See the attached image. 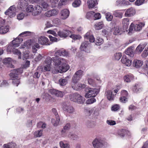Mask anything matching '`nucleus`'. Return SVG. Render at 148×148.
Here are the masks:
<instances>
[{"instance_id": "1", "label": "nucleus", "mask_w": 148, "mask_h": 148, "mask_svg": "<svg viewBox=\"0 0 148 148\" xmlns=\"http://www.w3.org/2000/svg\"><path fill=\"white\" fill-rule=\"evenodd\" d=\"M54 67L51 69L53 73L65 72L68 71L69 66L66 64V60L62 58L54 57L52 58Z\"/></svg>"}, {"instance_id": "2", "label": "nucleus", "mask_w": 148, "mask_h": 148, "mask_svg": "<svg viewBox=\"0 0 148 148\" xmlns=\"http://www.w3.org/2000/svg\"><path fill=\"white\" fill-rule=\"evenodd\" d=\"M69 98L71 101L79 104H83L85 101L84 98L77 93L71 94L70 95Z\"/></svg>"}, {"instance_id": "3", "label": "nucleus", "mask_w": 148, "mask_h": 148, "mask_svg": "<svg viewBox=\"0 0 148 148\" xmlns=\"http://www.w3.org/2000/svg\"><path fill=\"white\" fill-rule=\"evenodd\" d=\"M99 90L96 88H89L86 90L85 97L86 98L95 97L99 93Z\"/></svg>"}, {"instance_id": "4", "label": "nucleus", "mask_w": 148, "mask_h": 148, "mask_svg": "<svg viewBox=\"0 0 148 148\" xmlns=\"http://www.w3.org/2000/svg\"><path fill=\"white\" fill-rule=\"evenodd\" d=\"M145 25V24L144 23H140L138 24H137L135 25H134L133 23H132L129 29V33L132 32L133 31L134 29L135 31H140L142 29V28L144 27Z\"/></svg>"}, {"instance_id": "5", "label": "nucleus", "mask_w": 148, "mask_h": 148, "mask_svg": "<svg viewBox=\"0 0 148 148\" xmlns=\"http://www.w3.org/2000/svg\"><path fill=\"white\" fill-rule=\"evenodd\" d=\"M92 144L94 148H103L104 143L101 140L95 138L92 141Z\"/></svg>"}, {"instance_id": "6", "label": "nucleus", "mask_w": 148, "mask_h": 148, "mask_svg": "<svg viewBox=\"0 0 148 148\" xmlns=\"http://www.w3.org/2000/svg\"><path fill=\"white\" fill-rule=\"evenodd\" d=\"M49 92L51 95L60 98L63 97L66 93L65 91H62L55 89H50L49 90Z\"/></svg>"}, {"instance_id": "7", "label": "nucleus", "mask_w": 148, "mask_h": 148, "mask_svg": "<svg viewBox=\"0 0 148 148\" xmlns=\"http://www.w3.org/2000/svg\"><path fill=\"white\" fill-rule=\"evenodd\" d=\"M16 8L14 5L10 6L5 12L6 15H8L10 17L14 16L16 15Z\"/></svg>"}, {"instance_id": "8", "label": "nucleus", "mask_w": 148, "mask_h": 148, "mask_svg": "<svg viewBox=\"0 0 148 148\" xmlns=\"http://www.w3.org/2000/svg\"><path fill=\"white\" fill-rule=\"evenodd\" d=\"M84 75V72L83 70H79L75 73L73 77L72 80H73L75 82L79 81Z\"/></svg>"}, {"instance_id": "9", "label": "nucleus", "mask_w": 148, "mask_h": 148, "mask_svg": "<svg viewBox=\"0 0 148 148\" xmlns=\"http://www.w3.org/2000/svg\"><path fill=\"white\" fill-rule=\"evenodd\" d=\"M14 47H12L11 45H9L7 47V50L8 51H12L14 54L17 55L18 56V58L21 59V52L17 49L14 48Z\"/></svg>"}, {"instance_id": "10", "label": "nucleus", "mask_w": 148, "mask_h": 148, "mask_svg": "<svg viewBox=\"0 0 148 148\" xmlns=\"http://www.w3.org/2000/svg\"><path fill=\"white\" fill-rule=\"evenodd\" d=\"M125 12L124 15L125 17H130L134 16L136 13L135 9L133 8H130L124 10Z\"/></svg>"}, {"instance_id": "11", "label": "nucleus", "mask_w": 148, "mask_h": 148, "mask_svg": "<svg viewBox=\"0 0 148 148\" xmlns=\"http://www.w3.org/2000/svg\"><path fill=\"white\" fill-rule=\"evenodd\" d=\"M71 127V125L70 123L66 124L63 127L61 131V134L62 136L65 137L67 136L68 132H66V131L69 130Z\"/></svg>"}, {"instance_id": "12", "label": "nucleus", "mask_w": 148, "mask_h": 148, "mask_svg": "<svg viewBox=\"0 0 148 148\" xmlns=\"http://www.w3.org/2000/svg\"><path fill=\"white\" fill-rule=\"evenodd\" d=\"M63 110L69 113H73L74 112V109L71 106L67 105L64 103L62 106Z\"/></svg>"}, {"instance_id": "13", "label": "nucleus", "mask_w": 148, "mask_h": 148, "mask_svg": "<svg viewBox=\"0 0 148 148\" xmlns=\"http://www.w3.org/2000/svg\"><path fill=\"white\" fill-rule=\"evenodd\" d=\"M79 81H76V82L72 80L71 86L72 88L74 89L78 90L80 88H84L85 87V85L82 84L80 83H77Z\"/></svg>"}, {"instance_id": "14", "label": "nucleus", "mask_w": 148, "mask_h": 148, "mask_svg": "<svg viewBox=\"0 0 148 148\" xmlns=\"http://www.w3.org/2000/svg\"><path fill=\"white\" fill-rule=\"evenodd\" d=\"M23 72V68H20L17 69H14L12 71L10 75L11 77H16L17 75L21 74Z\"/></svg>"}, {"instance_id": "15", "label": "nucleus", "mask_w": 148, "mask_h": 148, "mask_svg": "<svg viewBox=\"0 0 148 148\" xmlns=\"http://www.w3.org/2000/svg\"><path fill=\"white\" fill-rule=\"evenodd\" d=\"M71 34V32L66 29L60 31L58 32V35L61 38H66Z\"/></svg>"}, {"instance_id": "16", "label": "nucleus", "mask_w": 148, "mask_h": 148, "mask_svg": "<svg viewBox=\"0 0 148 148\" xmlns=\"http://www.w3.org/2000/svg\"><path fill=\"white\" fill-rule=\"evenodd\" d=\"M28 5V0H19L17 5V7L18 8L22 9L26 7Z\"/></svg>"}, {"instance_id": "17", "label": "nucleus", "mask_w": 148, "mask_h": 148, "mask_svg": "<svg viewBox=\"0 0 148 148\" xmlns=\"http://www.w3.org/2000/svg\"><path fill=\"white\" fill-rule=\"evenodd\" d=\"M127 92L125 90H123L121 92V97L120 98V101L123 103H125L127 101V99L126 97L128 96Z\"/></svg>"}, {"instance_id": "18", "label": "nucleus", "mask_w": 148, "mask_h": 148, "mask_svg": "<svg viewBox=\"0 0 148 148\" xmlns=\"http://www.w3.org/2000/svg\"><path fill=\"white\" fill-rule=\"evenodd\" d=\"M69 11L67 9H64L60 12V16L61 19L65 20L69 17Z\"/></svg>"}, {"instance_id": "19", "label": "nucleus", "mask_w": 148, "mask_h": 148, "mask_svg": "<svg viewBox=\"0 0 148 148\" xmlns=\"http://www.w3.org/2000/svg\"><path fill=\"white\" fill-rule=\"evenodd\" d=\"M38 41L39 43L41 45H50V44L48 43L49 40L46 37L41 36L38 38Z\"/></svg>"}, {"instance_id": "20", "label": "nucleus", "mask_w": 148, "mask_h": 148, "mask_svg": "<svg viewBox=\"0 0 148 148\" xmlns=\"http://www.w3.org/2000/svg\"><path fill=\"white\" fill-rule=\"evenodd\" d=\"M66 137L69 138L72 140H78L79 138V137L78 134L71 132L68 133Z\"/></svg>"}, {"instance_id": "21", "label": "nucleus", "mask_w": 148, "mask_h": 148, "mask_svg": "<svg viewBox=\"0 0 148 148\" xmlns=\"http://www.w3.org/2000/svg\"><path fill=\"white\" fill-rule=\"evenodd\" d=\"M124 11V10H116L114 12L113 14L116 17L121 18L123 17Z\"/></svg>"}, {"instance_id": "22", "label": "nucleus", "mask_w": 148, "mask_h": 148, "mask_svg": "<svg viewBox=\"0 0 148 148\" xmlns=\"http://www.w3.org/2000/svg\"><path fill=\"white\" fill-rule=\"evenodd\" d=\"M23 40L22 38H19L18 37H17L15 40H14L12 41V47H18L19 46V44L22 42Z\"/></svg>"}, {"instance_id": "23", "label": "nucleus", "mask_w": 148, "mask_h": 148, "mask_svg": "<svg viewBox=\"0 0 148 148\" xmlns=\"http://www.w3.org/2000/svg\"><path fill=\"white\" fill-rule=\"evenodd\" d=\"M85 40H88L89 39L90 42H93L95 41V39L93 35L90 32H87L84 36Z\"/></svg>"}, {"instance_id": "24", "label": "nucleus", "mask_w": 148, "mask_h": 148, "mask_svg": "<svg viewBox=\"0 0 148 148\" xmlns=\"http://www.w3.org/2000/svg\"><path fill=\"white\" fill-rule=\"evenodd\" d=\"M40 6L38 5L34 7V10L33 12V15L36 16L39 15L42 11Z\"/></svg>"}, {"instance_id": "25", "label": "nucleus", "mask_w": 148, "mask_h": 148, "mask_svg": "<svg viewBox=\"0 0 148 148\" xmlns=\"http://www.w3.org/2000/svg\"><path fill=\"white\" fill-rule=\"evenodd\" d=\"M122 62L127 66H130L132 64V61L127 59L125 55H123L121 59Z\"/></svg>"}, {"instance_id": "26", "label": "nucleus", "mask_w": 148, "mask_h": 148, "mask_svg": "<svg viewBox=\"0 0 148 148\" xmlns=\"http://www.w3.org/2000/svg\"><path fill=\"white\" fill-rule=\"evenodd\" d=\"M113 34L114 35L118 34H121L123 32H125V29H124L123 27L119 29L118 27H114L113 29Z\"/></svg>"}, {"instance_id": "27", "label": "nucleus", "mask_w": 148, "mask_h": 148, "mask_svg": "<svg viewBox=\"0 0 148 148\" xmlns=\"http://www.w3.org/2000/svg\"><path fill=\"white\" fill-rule=\"evenodd\" d=\"M98 0H88L87 1L88 6L89 8H94L98 4Z\"/></svg>"}, {"instance_id": "28", "label": "nucleus", "mask_w": 148, "mask_h": 148, "mask_svg": "<svg viewBox=\"0 0 148 148\" xmlns=\"http://www.w3.org/2000/svg\"><path fill=\"white\" fill-rule=\"evenodd\" d=\"M105 94L108 100L110 101L114 100V96L112 94V92L111 91L107 90L105 92Z\"/></svg>"}, {"instance_id": "29", "label": "nucleus", "mask_w": 148, "mask_h": 148, "mask_svg": "<svg viewBox=\"0 0 148 148\" xmlns=\"http://www.w3.org/2000/svg\"><path fill=\"white\" fill-rule=\"evenodd\" d=\"M40 5L42 8V10L45 11L47 10L49 7V5L47 3L45 2H41L40 3Z\"/></svg>"}, {"instance_id": "30", "label": "nucleus", "mask_w": 148, "mask_h": 148, "mask_svg": "<svg viewBox=\"0 0 148 148\" xmlns=\"http://www.w3.org/2000/svg\"><path fill=\"white\" fill-rule=\"evenodd\" d=\"M142 90V89L140 87V85L138 84H136L133 87L132 91L135 93L139 92Z\"/></svg>"}, {"instance_id": "31", "label": "nucleus", "mask_w": 148, "mask_h": 148, "mask_svg": "<svg viewBox=\"0 0 148 148\" xmlns=\"http://www.w3.org/2000/svg\"><path fill=\"white\" fill-rule=\"evenodd\" d=\"M133 64L135 67L138 68L142 65L143 62L140 60L136 59L133 61Z\"/></svg>"}, {"instance_id": "32", "label": "nucleus", "mask_w": 148, "mask_h": 148, "mask_svg": "<svg viewBox=\"0 0 148 148\" xmlns=\"http://www.w3.org/2000/svg\"><path fill=\"white\" fill-rule=\"evenodd\" d=\"M145 46L143 44H140L136 47L135 52L138 54H140L144 49Z\"/></svg>"}, {"instance_id": "33", "label": "nucleus", "mask_w": 148, "mask_h": 148, "mask_svg": "<svg viewBox=\"0 0 148 148\" xmlns=\"http://www.w3.org/2000/svg\"><path fill=\"white\" fill-rule=\"evenodd\" d=\"M125 53L127 55L131 57H133L134 55L133 50L132 47L128 48L125 51Z\"/></svg>"}, {"instance_id": "34", "label": "nucleus", "mask_w": 148, "mask_h": 148, "mask_svg": "<svg viewBox=\"0 0 148 148\" xmlns=\"http://www.w3.org/2000/svg\"><path fill=\"white\" fill-rule=\"evenodd\" d=\"M9 30L8 26H1L0 27V34H4L6 33Z\"/></svg>"}, {"instance_id": "35", "label": "nucleus", "mask_w": 148, "mask_h": 148, "mask_svg": "<svg viewBox=\"0 0 148 148\" xmlns=\"http://www.w3.org/2000/svg\"><path fill=\"white\" fill-rule=\"evenodd\" d=\"M60 121V119L59 116H57L56 117V119H54L51 120V123L54 126H57Z\"/></svg>"}, {"instance_id": "36", "label": "nucleus", "mask_w": 148, "mask_h": 148, "mask_svg": "<svg viewBox=\"0 0 148 148\" xmlns=\"http://www.w3.org/2000/svg\"><path fill=\"white\" fill-rule=\"evenodd\" d=\"M124 80L126 82H130L134 79L133 76L132 75H127L124 77Z\"/></svg>"}, {"instance_id": "37", "label": "nucleus", "mask_w": 148, "mask_h": 148, "mask_svg": "<svg viewBox=\"0 0 148 148\" xmlns=\"http://www.w3.org/2000/svg\"><path fill=\"white\" fill-rule=\"evenodd\" d=\"M85 125L87 128H93L95 125L94 122L89 121H86L85 123Z\"/></svg>"}, {"instance_id": "38", "label": "nucleus", "mask_w": 148, "mask_h": 148, "mask_svg": "<svg viewBox=\"0 0 148 148\" xmlns=\"http://www.w3.org/2000/svg\"><path fill=\"white\" fill-rule=\"evenodd\" d=\"M123 24L125 27L124 29H125V31L128 27V26L129 25V19L128 18H124L123 20Z\"/></svg>"}, {"instance_id": "39", "label": "nucleus", "mask_w": 148, "mask_h": 148, "mask_svg": "<svg viewBox=\"0 0 148 148\" xmlns=\"http://www.w3.org/2000/svg\"><path fill=\"white\" fill-rule=\"evenodd\" d=\"M59 144L61 148H70V145L67 143L64 142L63 141L60 142Z\"/></svg>"}, {"instance_id": "40", "label": "nucleus", "mask_w": 148, "mask_h": 148, "mask_svg": "<svg viewBox=\"0 0 148 148\" xmlns=\"http://www.w3.org/2000/svg\"><path fill=\"white\" fill-rule=\"evenodd\" d=\"M103 26L102 22L96 23L95 25V27L96 29L99 30L102 28Z\"/></svg>"}, {"instance_id": "41", "label": "nucleus", "mask_w": 148, "mask_h": 148, "mask_svg": "<svg viewBox=\"0 0 148 148\" xmlns=\"http://www.w3.org/2000/svg\"><path fill=\"white\" fill-rule=\"evenodd\" d=\"M127 131L125 130H121L118 132V134L121 137H123L127 134Z\"/></svg>"}, {"instance_id": "42", "label": "nucleus", "mask_w": 148, "mask_h": 148, "mask_svg": "<svg viewBox=\"0 0 148 148\" xmlns=\"http://www.w3.org/2000/svg\"><path fill=\"white\" fill-rule=\"evenodd\" d=\"M88 41H85L82 43L80 48V49L81 50L85 51L86 48L88 47Z\"/></svg>"}, {"instance_id": "43", "label": "nucleus", "mask_w": 148, "mask_h": 148, "mask_svg": "<svg viewBox=\"0 0 148 148\" xmlns=\"http://www.w3.org/2000/svg\"><path fill=\"white\" fill-rule=\"evenodd\" d=\"M51 65L46 64L42 68V71L43 72L49 71L51 70Z\"/></svg>"}, {"instance_id": "44", "label": "nucleus", "mask_w": 148, "mask_h": 148, "mask_svg": "<svg viewBox=\"0 0 148 148\" xmlns=\"http://www.w3.org/2000/svg\"><path fill=\"white\" fill-rule=\"evenodd\" d=\"M81 3V2L80 0H75L72 3V5L74 7H77L80 5Z\"/></svg>"}, {"instance_id": "45", "label": "nucleus", "mask_w": 148, "mask_h": 148, "mask_svg": "<svg viewBox=\"0 0 148 148\" xmlns=\"http://www.w3.org/2000/svg\"><path fill=\"white\" fill-rule=\"evenodd\" d=\"M34 134L35 137H40L42 135V130H40L36 131L34 133Z\"/></svg>"}, {"instance_id": "46", "label": "nucleus", "mask_w": 148, "mask_h": 148, "mask_svg": "<svg viewBox=\"0 0 148 148\" xmlns=\"http://www.w3.org/2000/svg\"><path fill=\"white\" fill-rule=\"evenodd\" d=\"M60 84L62 86H64L67 83V81L65 79H60L59 80Z\"/></svg>"}, {"instance_id": "47", "label": "nucleus", "mask_w": 148, "mask_h": 148, "mask_svg": "<svg viewBox=\"0 0 148 148\" xmlns=\"http://www.w3.org/2000/svg\"><path fill=\"white\" fill-rule=\"evenodd\" d=\"M106 17L107 20L109 21H111L113 18L112 15L109 12H107L106 14Z\"/></svg>"}, {"instance_id": "48", "label": "nucleus", "mask_w": 148, "mask_h": 148, "mask_svg": "<svg viewBox=\"0 0 148 148\" xmlns=\"http://www.w3.org/2000/svg\"><path fill=\"white\" fill-rule=\"evenodd\" d=\"M145 2V0H137L135 2V4L136 5L140 6Z\"/></svg>"}, {"instance_id": "49", "label": "nucleus", "mask_w": 148, "mask_h": 148, "mask_svg": "<svg viewBox=\"0 0 148 148\" xmlns=\"http://www.w3.org/2000/svg\"><path fill=\"white\" fill-rule=\"evenodd\" d=\"M70 37L74 40H79L81 38V37L80 35L74 34L71 35Z\"/></svg>"}, {"instance_id": "50", "label": "nucleus", "mask_w": 148, "mask_h": 148, "mask_svg": "<svg viewBox=\"0 0 148 148\" xmlns=\"http://www.w3.org/2000/svg\"><path fill=\"white\" fill-rule=\"evenodd\" d=\"M10 143H8L7 144H4L3 145V147H4V148H10L11 147L12 148V146H14L13 148H16L15 147L16 146V145L15 143H12L11 145V146H10Z\"/></svg>"}, {"instance_id": "51", "label": "nucleus", "mask_w": 148, "mask_h": 148, "mask_svg": "<svg viewBox=\"0 0 148 148\" xmlns=\"http://www.w3.org/2000/svg\"><path fill=\"white\" fill-rule=\"evenodd\" d=\"M122 56V55L121 53H115L114 55V58L115 59L117 60H119Z\"/></svg>"}, {"instance_id": "52", "label": "nucleus", "mask_w": 148, "mask_h": 148, "mask_svg": "<svg viewBox=\"0 0 148 148\" xmlns=\"http://www.w3.org/2000/svg\"><path fill=\"white\" fill-rule=\"evenodd\" d=\"M59 0H50L49 2L52 7L56 6Z\"/></svg>"}, {"instance_id": "53", "label": "nucleus", "mask_w": 148, "mask_h": 148, "mask_svg": "<svg viewBox=\"0 0 148 148\" xmlns=\"http://www.w3.org/2000/svg\"><path fill=\"white\" fill-rule=\"evenodd\" d=\"M94 13L93 11H90L87 12L86 15V18L88 19H89L93 16Z\"/></svg>"}, {"instance_id": "54", "label": "nucleus", "mask_w": 148, "mask_h": 148, "mask_svg": "<svg viewBox=\"0 0 148 148\" xmlns=\"http://www.w3.org/2000/svg\"><path fill=\"white\" fill-rule=\"evenodd\" d=\"M96 100L94 98H92L88 99L86 101V103L87 104H90L95 102Z\"/></svg>"}, {"instance_id": "55", "label": "nucleus", "mask_w": 148, "mask_h": 148, "mask_svg": "<svg viewBox=\"0 0 148 148\" xmlns=\"http://www.w3.org/2000/svg\"><path fill=\"white\" fill-rule=\"evenodd\" d=\"M96 45H101L103 42V40L101 38L97 39L96 41Z\"/></svg>"}, {"instance_id": "56", "label": "nucleus", "mask_w": 148, "mask_h": 148, "mask_svg": "<svg viewBox=\"0 0 148 148\" xmlns=\"http://www.w3.org/2000/svg\"><path fill=\"white\" fill-rule=\"evenodd\" d=\"M34 10V8L33 5H30L28 6V7L26 8V11L28 12H32V14H33V12Z\"/></svg>"}, {"instance_id": "57", "label": "nucleus", "mask_w": 148, "mask_h": 148, "mask_svg": "<svg viewBox=\"0 0 148 148\" xmlns=\"http://www.w3.org/2000/svg\"><path fill=\"white\" fill-rule=\"evenodd\" d=\"M125 1L124 0H119L116 2V5H124L125 3Z\"/></svg>"}, {"instance_id": "58", "label": "nucleus", "mask_w": 148, "mask_h": 148, "mask_svg": "<svg viewBox=\"0 0 148 148\" xmlns=\"http://www.w3.org/2000/svg\"><path fill=\"white\" fill-rule=\"evenodd\" d=\"M52 60V58H51V57H48L46 59L45 63L46 64L51 65Z\"/></svg>"}, {"instance_id": "59", "label": "nucleus", "mask_w": 148, "mask_h": 148, "mask_svg": "<svg viewBox=\"0 0 148 148\" xmlns=\"http://www.w3.org/2000/svg\"><path fill=\"white\" fill-rule=\"evenodd\" d=\"M148 55V47L147 49H145L144 51L142 54V56L143 58H145Z\"/></svg>"}, {"instance_id": "60", "label": "nucleus", "mask_w": 148, "mask_h": 148, "mask_svg": "<svg viewBox=\"0 0 148 148\" xmlns=\"http://www.w3.org/2000/svg\"><path fill=\"white\" fill-rule=\"evenodd\" d=\"M11 61L12 59L11 58H5L3 60V62L5 64H10Z\"/></svg>"}, {"instance_id": "61", "label": "nucleus", "mask_w": 148, "mask_h": 148, "mask_svg": "<svg viewBox=\"0 0 148 148\" xmlns=\"http://www.w3.org/2000/svg\"><path fill=\"white\" fill-rule=\"evenodd\" d=\"M68 1V0H60L58 5L59 6L64 5L66 4Z\"/></svg>"}, {"instance_id": "62", "label": "nucleus", "mask_w": 148, "mask_h": 148, "mask_svg": "<svg viewBox=\"0 0 148 148\" xmlns=\"http://www.w3.org/2000/svg\"><path fill=\"white\" fill-rule=\"evenodd\" d=\"M119 108V106L118 104L112 106V111H116L118 110Z\"/></svg>"}, {"instance_id": "63", "label": "nucleus", "mask_w": 148, "mask_h": 148, "mask_svg": "<svg viewBox=\"0 0 148 148\" xmlns=\"http://www.w3.org/2000/svg\"><path fill=\"white\" fill-rule=\"evenodd\" d=\"M107 123L109 125H113L116 124L115 121L112 120H108L106 121Z\"/></svg>"}, {"instance_id": "64", "label": "nucleus", "mask_w": 148, "mask_h": 148, "mask_svg": "<svg viewBox=\"0 0 148 148\" xmlns=\"http://www.w3.org/2000/svg\"><path fill=\"white\" fill-rule=\"evenodd\" d=\"M24 17V14L23 13H21L17 15V18L19 20H22Z\"/></svg>"}]
</instances>
